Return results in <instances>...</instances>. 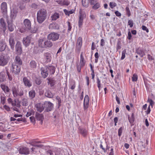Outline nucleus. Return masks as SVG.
Wrapping results in <instances>:
<instances>
[{
	"mask_svg": "<svg viewBox=\"0 0 155 155\" xmlns=\"http://www.w3.org/2000/svg\"><path fill=\"white\" fill-rule=\"evenodd\" d=\"M79 20L83 21V19L85 18L86 17L85 14L82 13L80 12H79Z\"/></svg>",
	"mask_w": 155,
	"mask_h": 155,
	"instance_id": "49",
	"label": "nucleus"
},
{
	"mask_svg": "<svg viewBox=\"0 0 155 155\" xmlns=\"http://www.w3.org/2000/svg\"><path fill=\"white\" fill-rule=\"evenodd\" d=\"M44 58L45 60V63H47L48 62H50L51 60V53L47 52L44 53Z\"/></svg>",
	"mask_w": 155,
	"mask_h": 155,
	"instance_id": "23",
	"label": "nucleus"
},
{
	"mask_svg": "<svg viewBox=\"0 0 155 155\" xmlns=\"http://www.w3.org/2000/svg\"><path fill=\"white\" fill-rule=\"evenodd\" d=\"M41 143V142L39 141H31L29 143V144L32 146L34 147H36V143Z\"/></svg>",
	"mask_w": 155,
	"mask_h": 155,
	"instance_id": "54",
	"label": "nucleus"
},
{
	"mask_svg": "<svg viewBox=\"0 0 155 155\" xmlns=\"http://www.w3.org/2000/svg\"><path fill=\"white\" fill-rule=\"evenodd\" d=\"M22 105L23 106H26L28 104V99L24 98L22 100Z\"/></svg>",
	"mask_w": 155,
	"mask_h": 155,
	"instance_id": "47",
	"label": "nucleus"
},
{
	"mask_svg": "<svg viewBox=\"0 0 155 155\" xmlns=\"http://www.w3.org/2000/svg\"><path fill=\"white\" fill-rule=\"evenodd\" d=\"M60 16L59 13L57 12H55L53 14H52L51 16V18L52 21H55L58 18H59Z\"/></svg>",
	"mask_w": 155,
	"mask_h": 155,
	"instance_id": "36",
	"label": "nucleus"
},
{
	"mask_svg": "<svg viewBox=\"0 0 155 155\" xmlns=\"http://www.w3.org/2000/svg\"><path fill=\"white\" fill-rule=\"evenodd\" d=\"M60 35L58 32H52L48 35L47 38L48 40L55 41L59 39Z\"/></svg>",
	"mask_w": 155,
	"mask_h": 155,
	"instance_id": "5",
	"label": "nucleus"
},
{
	"mask_svg": "<svg viewBox=\"0 0 155 155\" xmlns=\"http://www.w3.org/2000/svg\"><path fill=\"white\" fill-rule=\"evenodd\" d=\"M45 111L48 112L51 111L54 107L53 104L50 101H45L44 103Z\"/></svg>",
	"mask_w": 155,
	"mask_h": 155,
	"instance_id": "11",
	"label": "nucleus"
},
{
	"mask_svg": "<svg viewBox=\"0 0 155 155\" xmlns=\"http://www.w3.org/2000/svg\"><path fill=\"white\" fill-rule=\"evenodd\" d=\"M45 41H44L43 39H40L38 41V46L42 48L45 47Z\"/></svg>",
	"mask_w": 155,
	"mask_h": 155,
	"instance_id": "41",
	"label": "nucleus"
},
{
	"mask_svg": "<svg viewBox=\"0 0 155 155\" xmlns=\"http://www.w3.org/2000/svg\"><path fill=\"white\" fill-rule=\"evenodd\" d=\"M100 7L101 5L100 3L97 2L92 6V8L94 10H96L99 8Z\"/></svg>",
	"mask_w": 155,
	"mask_h": 155,
	"instance_id": "46",
	"label": "nucleus"
},
{
	"mask_svg": "<svg viewBox=\"0 0 155 155\" xmlns=\"http://www.w3.org/2000/svg\"><path fill=\"white\" fill-rule=\"evenodd\" d=\"M36 95V93L35 90L32 89L29 92V97L31 99H34Z\"/></svg>",
	"mask_w": 155,
	"mask_h": 155,
	"instance_id": "37",
	"label": "nucleus"
},
{
	"mask_svg": "<svg viewBox=\"0 0 155 155\" xmlns=\"http://www.w3.org/2000/svg\"><path fill=\"white\" fill-rule=\"evenodd\" d=\"M12 90L13 96L15 97H21L24 95V92L23 90L21 89H19L18 87L14 86L12 87Z\"/></svg>",
	"mask_w": 155,
	"mask_h": 155,
	"instance_id": "3",
	"label": "nucleus"
},
{
	"mask_svg": "<svg viewBox=\"0 0 155 155\" xmlns=\"http://www.w3.org/2000/svg\"><path fill=\"white\" fill-rule=\"evenodd\" d=\"M56 99L58 101V108H59L61 105V100L60 97L58 96H56Z\"/></svg>",
	"mask_w": 155,
	"mask_h": 155,
	"instance_id": "51",
	"label": "nucleus"
},
{
	"mask_svg": "<svg viewBox=\"0 0 155 155\" xmlns=\"http://www.w3.org/2000/svg\"><path fill=\"white\" fill-rule=\"evenodd\" d=\"M23 82L25 87L29 88L32 85L31 82L26 77H23Z\"/></svg>",
	"mask_w": 155,
	"mask_h": 155,
	"instance_id": "19",
	"label": "nucleus"
},
{
	"mask_svg": "<svg viewBox=\"0 0 155 155\" xmlns=\"http://www.w3.org/2000/svg\"><path fill=\"white\" fill-rule=\"evenodd\" d=\"M97 86L99 90L100 91L101 87V80L99 79L98 77L97 78Z\"/></svg>",
	"mask_w": 155,
	"mask_h": 155,
	"instance_id": "48",
	"label": "nucleus"
},
{
	"mask_svg": "<svg viewBox=\"0 0 155 155\" xmlns=\"http://www.w3.org/2000/svg\"><path fill=\"white\" fill-rule=\"evenodd\" d=\"M78 133L84 137H87L88 134V130L86 127L83 126H79L78 128Z\"/></svg>",
	"mask_w": 155,
	"mask_h": 155,
	"instance_id": "8",
	"label": "nucleus"
},
{
	"mask_svg": "<svg viewBox=\"0 0 155 155\" xmlns=\"http://www.w3.org/2000/svg\"><path fill=\"white\" fill-rule=\"evenodd\" d=\"M67 23L68 24V29L67 30V32L68 33H69L70 31L71 30L72 28L71 24V23L69 21L67 22Z\"/></svg>",
	"mask_w": 155,
	"mask_h": 155,
	"instance_id": "52",
	"label": "nucleus"
},
{
	"mask_svg": "<svg viewBox=\"0 0 155 155\" xmlns=\"http://www.w3.org/2000/svg\"><path fill=\"white\" fill-rule=\"evenodd\" d=\"M83 53L81 52L80 55V64H82V65L85 66L86 64V61L84 60V57L83 56Z\"/></svg>",
	"mask_w": 155,
	"mask_h": 155,
	"instance_id": "39",
	"label": "nucleus"
},
{
	"mask_svg": "<svg viewBox=\"0 0 155 155\" xmlns=\"http://www.w3.org/2000/svg\"><path fill=\"white\" fill-rule=\"evenodd\" d=\"M41 76L44 78H46L48 75V71L46 66L41 68Z\"/></svg>",
	"mask_w": 155,
	"mask_h": 155,
	"instance_id": "17",
	"label": "nucleus"
},
{
	"mask_svg": "<svg viewBox=\"0 0 155 155\" xmlns=\"http://www.w3.org/2000/svg\"><path fill=\"white\" fill-rule=\"evenodd\" d=\"M83 42L82 38L81 37H79L77 40L76 46L75 48V52L79 54L82 46Z\"/></svg>",
	"mask_w": 155,
	"mask_h": 155,
	"instance_id": "10",
	"label": "nucleus"
},
{
	"mask_svg": "<svg viewBox=\"0 0 155 155\" xmlns=\"http://www.w3.org/2000/svg\"><path fill=\"white\" fill-rule=\"evenodd\" d=\"M60 26L56 22H53L49 24V29L51 30H58L60 29Z\"/></svg>",
	"mask_w": 155,
	"mask_h": 155,
	"instance_id": "18",
	"label": "nucleus"
},
{
	"mask_svg": "<svg viewBox=\"0 0 155 155\" xmlns=\"http://www.w3.org/2000/svg\"><path fill=\"white\" fill-rule=\"evenodd\" d=\"M62 151L59 149H57L54 152L51 150H49L46 151V153L50 155H61Z\"/></svg>",
	"mask_w": 155,
	"mask_h": 155,
	"instance_id": "16",
	"label": "nucleus"
},
{
	"mask_svg": "<svg viewBox=\"0 0 155 155\" xmlns=\"http://www.w3.org/2000/svg\"><path fill=\"white\" fill-rule=\"evenodd\" d=\"M45 96L48 98H52L53 97L54 95L50 90L47 89L45 91Z\"/></svg>",
	"mask_w": 155,
	"mask_h": 155,
	"instance_id": "32",
	"label": "nucleus"
},
{
	"mask_svg": "<svg viewBox=\"0 0 155 155\" xmlns=\"http://www.w3.org/2000/svg\"><path fill=\"white\" fill-rule=\"evenodd\" d=\"M128 118L130 123L131 124H133L134 122L135 119V114L134 112L132 113L131 117H130L129 115H127Z\"/></svg>",
	"mask_w": 155,
	"mask_h": 155,
	"instance_id": "33",
	"label": "nucleus"
},
{
	"mask_svg": "<svg viewBox=\"0 0 155 155\" xmlns=\"http://www.w3.org/2000/svg\"><path fill=\"white\" fill-rule=\"evenodd\" d=\"M126 52V49H124V50L122 52V56L121 58V60H123L125 58Z\"/></svg>",
	"mask_w": 155,
	"mask_h": 155,
	"instance_id": "58",
	"label": "nucleus"
},
{
	"mask_svg": "<svg viewBox=\"0 0 155 155\" xmlns=\"http://www.w3.org/2000/svg\"><path fill=\"white\" fill-rule=\"evenodd\" d=\"M15 51L16 54L18 55H21L22 52V45L20 42L17 41L15 45Z\"/></svg>",
	"mask_w": 155,
	"mask_h": 155,
	"instance_id": "12",
	"label": "nucleus"
},
{
	"mask_svg": "<svg viewBox=\"0 0 155 155\" xmlns=\"http://www.w3.org/2000/svg\"><path fill=\"white\" fill-rule=\"evenodd\" d=\"M89 106V97L87 95L85 96L83 102V108L84 110H87Z\"/></svg>",
	"mask_w": 155,
	"mask_h": 155,
	"instance_id": "14",
	"label": "nucleus"
},
{
	"mask_svg": "<svg viewBox=\"0 0 155 155\" xmlns=\"http://www.w3.org/2000/svg\"><path fill=\"white\" fill-rule=\"evenodd\" d=\"M35 107L38 111L41 112L44 110V103L43 104L37 103L35 105Z\"/></svg>",
	"mask_w": 155,
	"mask_h": 155,
	"instance_id": "26",
	"label": "nucleus"
},
{
	"mask_svg": "<svg viewBox=\"0 0 155 155\" xmlns=\"http://www.w3.org/2000/svg\"><path fill=\"white\" fill-rule=\"evenodd\" d=\"M33 80L34 84L38 85H40L42 82V79L40 77H35L33 78Z\"/></svg>",
	"mask_w": 155,
	"mask_h": 155,
	"instance_id": "28",
	"label": "nucleus"
},
{
	"mask_svg": "<svg viewBox=\"0 0 155 155\" xmlns=\"http://www.w3.org/2000/svg\"><path fill=\"white\" fill-rule=\"evenodd\" d=\"M35 118L37 120L41 121V124H42V121L44 119V116L42 114H40L37 112L35 113Z\"/></svg>",
	"mask_w": 155,
	"mask_h": 155,
	"instance_id": "30",
	"label": "nucleus"
},
{
	"mask_svg": "<svg viewBox=\"0 0 155 155\" xmlns=\"http://www.w3.org/2000/svg\"><path fill=\"white\" fill-rule=\"evenodd\" d=\"M1 99V103L3 105H4L5 102L6 101V98L3 95L2 96V95L0 97Z\"/></svg>",
	"mask_w": 155,
	"mask_h": 155,
	"instance_id": "53",
	"label": "nucleus"
},
{
	"mask_svg": "<svg viewBox=\"0 0 155 155\" xmlns=\"http://www.w3.org/2000/svg\"><path fill=\"white\" fill-rule=\"evenodd\" d=\"M21 71V67L15 64V63H12L10 71L15 75H18Z\"/></svg>",
	"mask_w": 155,
	"mask_h": 155,
	"instance_id": "7",
	"label": "nucleus"
},
{
	"mask_svg": "<svg viewBox=\"0 0 155 155\" xmlns=\"http://www.w3.org/2000/svg\"><path fill=\"white\" fill-rule=\"evenodd\" d=\"M31 122L32 123L34 124H35V120L34 116H31L29 118Z\"/></svg>",
	"mask_w": 155,
	"mask_h": 155,
	"instance_id": "64",
	"label": "nucleus"
},
{
	"mask_svg": "<svg viewBox=\"0 0 155 155\" xmlns=\"http://www.w3.org/2000/svg\"><path fill=\"white\" fill-rule=\"evenodd\" d=\"M31 23L30 20L28 19H25L23 21L22 26L20 28V30L21 33L26 31L31 30Z\"/></svg>",
	"mask_w": 155,
	"mask_h": 155,
	"instance_id": "2",
	"label": "nucleus"
},
{
	"mask_svg": "<svg viewBox=\"0 0 155 155\" xmlns=\"http://www.w3.org/2000/svg\"><path fill=\"white\" fill-rule=\"evenodd\" d=\"M69 87L70 89L74 90L76 87V83L75 81H73L70 83Z\"/></svg>",
	"mask_w": 155,
	"mask_h": 155,
	"instance_id": "43",
	"label": "nucleus"
},
{
	"mask_svg": "<svg viewBox=\"0 0 155 155\" xmlns=\"http://www.w3.org/2000/svg\"><path fill=\"white\" fill-rule=\"evenodd\" d=\"M121 38H119L117 43L116 49L117 51L121 48Z\"/></svg>",
	"mask_w": 155,
	"mask_h": 155,
	"instance_id": "40",
	"label": "nucleus"
},
{
	"mask_svg": "<svg viewBox=\"0 0 155 155\" xmlns=\"http://www.w3.org/2000/svg\"><path fill=\"white\" fill-rule=\"evenodd\" d=\"M82 3L84 7L87 8L89 6V2L88 0H82Z\"/></svg>",
	"mask_w": 155,
	"mask_h": 155,
	"instance_id": "44",
	"label": "nucleus"
},
{
	"mask_svg": "<svg viewBox=\"0 0 155 155\" xmlns=\"http://www.w3.org/2000/svg\"><path fill=\"white\" fill-rule=\"evenodd\" d=\"M128 25L130 26V28H132L134 25L133 21L132 20H129L128 22Z\"/></svg>",
	"mask_w": 155,
	"mask_h": 155,
	"instance_id": "62",
	"label": "nucleus"
},
{
	"mask_svg": "<svg viewBox=\"0 0 155 155\" xmlns=\"http://www.w3.org/2000/svg\"><path fill=\"white\" fill-rule=\"evenodd\" d=\"M135 53L139 55L141 58L143 57L145 54L143 48L140 47L136 49Z\"/></svg>",
	"mask_w": 155,
	"mask_h": 155,
	"instance_id": "20",
	"label": "nucleus"
},
{
	"mask_svg": "<svg viewBox=\"0 0 155 155\" xmlns=\"http://www.w3.org/2000/svg\"><path fill=\"white\" fill-rule=\"evenodd\" d=\"M6 73L9 80L12 81L13 79L12 75L8 71L7 69L6 70Z\"/></svg>",
	"mask_w": 155,
	"mask_h": 155,
	"instance_id": "50",
	"label": "nucleus"
},
{
	"mask_svg": "<svg viewBox=\"0 0 155 155\" xmlns=\"http://www.w3.org/2000/svg\"><path fill=\"white\" fill-rule=\"evenodd\" d=\"M48 71L51 75L54 74L55 72L56 68L53 65L46 66Z\"/></svg>",
	"mask_w": 155,
	"mask_h": 155,
	"instance_id": "29",
	"label": "nucleus"
},
{
	"mask_svg": "<svg viewBox=\"0 0 155 155\" xmlns=\"http://www.w3.org/2000/svg\"><path fill=\"white\" fill-rule=\"evenodd\" d=\"M6 22L8 30L11 32L13 31L15 28V25L13 23V20L12 19H10L8 17H6Z\"/></svg>",
	"mask_w": 155,
	"mask_h": 155,
	"instance_id": "9",
	"label": "nucleus"
},
{
	"mask_svg": "<svg viewBox=\"0 0 155 155\" xmlns=\"http://www.w3.org/2000/svg\"><path fill=\"white\" fill-rule=\"evenodd\" d=\"M132 81H137L138 79V76L136 74H134L132 78Z\"/></svg>",
	"mask_w": 155,
	"mask_h": 155,
	"instance_id": "57",
	"label": "nucleus"
},
{
	"mask_svg": "<svg viewBox=\"0 0 155 155\" xmlns=\"http://www.w3.org/2000/svg\"><path fill=\"white\" fill-rule=\"evenodd\" d=\"M47 17V11L46 9L42 8L38 11L37 14V21L39 24L42 23Z\"/></svg>",
	"mask_w": 155,
	"mask_h": 155,
	"instance_id": "1",
	"label": "nucleus"
},
{
	"mask_svg": "<svg viewBox=\"0 0 155 155\" xmlns=\"http://www.w3.org/2000/svg\"><path fill=\"white\" fill-rule=\"evenodd\" d=\"M147 101L150 103L149 106H151L152 108L154 104V102L152 100V99L149 98H148Z\"/></svg>",
	"mask_w": 155,
	"mask_h": 155,
	"instance_id": "55",
	"label": "nucleus"
},
{
	"mask_svg": "<svg viewBox=\"0 0 155 155\" xmlns=\"http://www.w3.org/2000/svg\"><path fill=\"white\" fill-rule=\"evenodd\" d=\"M109 5L110 8L112 9L117 5V4L114 2H110L109 4Z\"/></svg>",
	"mask_w": 155,
	"mask_h": 155,
	"instance_id": "60",
	"label": "nucleus"
},
{
	"mask_svg": "<svg viewBox=\"0 0 155 155\" xmlns=\"http://www.w3.org/2000/svg\"><path fill=\"white\" fill-rule=\"evenodd\" d=\"M83 20H79L78 21V26L79 28L80 29L82 28L83 25Z\"/></svg>",
	"mask_w": 155,
	"mask_h": 155,
	"instance_id": "61",
	"label": "nucleus"
},
{
	"mask_svg": "<svg viewBox=\"0 0 155 155\" xmlns=\"http://www.w3.org/2000/svg\"><path fill=\"white\" fill-rule=\"evenodd\" d=\"M10 58L7 54L2 53L0 55V66H4L8 63Z\"/></svg>",
	"mask_w": 155,
	"mask_h": 155,
	"instance_id": "4",
	"label": "nucleus"
},
{
	"mask_svg": "<svg viewBox=\"0 0 155 155\" xmlns=\"http://www.w3.org/2000/svg\"><path fill=\"white\" fill-rule=\"evenodd\" d=\"M84 66V65L82 66V64H80L77 63L76 64V68L78 72L80 73L81 72V68Z\"/></svg>",
	"mask_w": 155,
	"mask_h": 155,
	"instance_id": "45",
	"label": "nucleus"
},
{
	"mask_svg": "<svg viewBox=\"0 0 155 155\" xmlns=\"http://www.w3.org/2000/svg\"><path fill=\"white\" fill-rule=\"evenodd\" d=\"M48 81L47 82L48 85L50 84L51 87H53L56 84V81L54 80V78H47Z\"/></svg>",
	"mask_w": 155,
	"mask_h": 155,
	"instance_id": "25",
	"label": "nucleus"
},
{
	"mask_svg": "<svg viewBox=\"0 0 155 155\" xmlns=\"http://www.w3.org/2000/svg\"><path fill=\"white\" fill-rule=\"evenodd\" d=\"M126 14L127 15L128 17H129L131 15V13L128 7H126Z\"/></svg>",
	"mask_w": 155,
	"mask_h": 155,
	"instance_id": "59",
	"label": "nucleus"
},
{
	"mask_svg": "<svg viewBox=\"0 0 155 155\" xmlns=\"http://www.w3.org/2000/svg\"><path fill=\"white\" fill-rule=\"evenodd\" d=\"M13 63H15L16 64H17L18 66H20L22 64V62L20 57L18 55L15 57V62Z\"/></svg>",
	"mask_w": 155,
	"mask_h": 155,
	"instance_id": "31",
	"label": "nucleus"
},
{
	"mask_svg": "<svg viewBox=\"0 0 155 155\" xmlns=\"http://www.w3.org/2000/svg\"><path fill=\"white\" fill-rule=\"evenodd\" d=\"M35 114V111L33 109H31L30 112H27L26 114V117H28L31 116L32 114Z\"/></svg>",
	"mask_w": 155,
	"mask_h": 155,
	"instance_id": "56",
	"label": "nucleus"
},
{
	"mask_svg": "<svg viewBox=\"0 0 155 155\" xmlns=\"http://www.w3.org/2000/svg\"><path fill=\"white\" fill-rule=\"evenodd\" d=\"M31 38L29 36L23 38V43L25 47H27L29 45Z\"/></svg>",
	"mask_w": 155,
	"mask_h": 155,
	"instance_id": "21",
	"label": "nucleus"
},
{
	"mask_svg": "<svg viewBox=\"0 0 155 155\" xmlns=\"http://www.w3.org/2000/svg\"><path fill=\"white\" fill-rule=\"evenodd\" d=\"M18 13V12L17 10L15 8H13L11 12V19H12V20L13 19H15Z\"/></svg>",
	"mask_w": 155,
	"mask_h": 155,
	"instance_id": "27",
	"label": "nucleus"
},
{
	"mask_svg": "<svg viewBox=\"0 0 155 155\" xmlns=\"http://www.w3.org/2000/svg\"><path fill=\"white\" fill-rule=\"evenodd\" d=\"M38 5L35 3H32V4L30 5V7L34 9H35L38 7Z\"/></svg>",
	"mask_w": 155,
	"mask_h": 155,
	"instance_id": "63",
	"label": "nucleus"
},
{
	"mask_svg": "<svg viewBox=\"0 0 155 155\" xmlns=\"http://www.w3.org/2000/svg\"><path fill=\"white\" fill-rule=\"evenodd\" d=\"M7 28V25L5 19L3 18H1L0 19V35L2 34L5 35Z\"/></svg>",
	"mask_w": 155,
	"mask_h": 155,
	"instance_id": "6",
	"label": "nucleus"
},
{
	"mask_svg": "<svg viewBox=\"0 0 155 155\" xmlns=\"http://www.w3.org/2000/svg\"><path fill=\"white\" fill-rule=\"evenodd\" d=\"M48 40L45 41V47L44 48H51L53 45L52 42L51 41Z\"/></svg>",
	"mask_w": 155,
	"mask_h": 155,
	"instance_id": "35",
	"label": "nucleus"
},
{
	"mask_svg": "<svg viewBox=\"0 0 155 155\" xmlns=\"http://www.w3.org/2000/svg\"><path fill=\"white\" fill-rule=\"evenodd\" d=\"M0 87L5 93H7L10 91V89L8 87V86H6L5 84H1Z\"/></svg>",
	"mask_w": 155,
	"mask_h": 155,
	"instance_id": "34",
	"label": "nucleus"
},
{
	"mask_svg": "<svg viewBox=\"0 0 155 155\" xmlns=\"http://www.w3.org/2000/svg\"><path fill=\"white\" fill-rule=\"evenodd\" d=\"M9 43L12 50H14L15 45V38L12 36H10L9 38Z\"/></svg>",
	"mask_w": 155,
	"mask_h": 155,
	"instance_id": "24",
	"label": "nucleus"
},
{
	"mask_svg": "<svg viewBox=\"0 0 155 155\" xmlns=\"http://www.w3.org/2000/svg\"><path fill=\"white\" fill-rule=\"evenodd\" d=\"M2 13L4 15L6 16L7 14V4L5 2H2L0 6Z\"/></svg>",
	"mask_w": 155,
	"mask_h": 155,
	"instance_id": "13",
	"label": "nucleus"
},
{
	"mask_svg": "<svg viewBox=\"0 0 155 155\" xmlns=\"http://www.w3.org/2000/svg\"><path fill=\"white\" fill-rule=\"evenodd\" d=\"M6 76L4 72H0V82L5 81L6 80Z\"/></svg>",
	"mask_w": 155,
	"mask_h": 155,
	"instance_id": "38",
	"label": "nucleus"
},
{
	"mask_svg": "<svg viewBox=\"0 0 155 155\" xmlns=\"http://www.w3.org/2000/svg\"><path fill=\"white\" fill-rule=\"evenodd\" d=\"M30 66L31 69L35 68H36L37 64L35 61H31L29 64Z\"/></svg>",
	"mask_w": 155,
	"mask_h": 155,
	"instance_id": "42",
	"label": "nucleus"
},
{
	"mask_svg": "<svg viewBox=\"0 0 155 155\" xmlns=\"http://www.w3.org/2000/svg\"><path fill=\"white\" fill-rule=\"evenodd\" d=\"M20 154L27 155L29 154L30 150L29 148L25 147H19L18 150Z\"/></svg>",
	"mask_w": 155,
	"mask_h": 155,
	"instance_id": "15",
	"label": "nucleus"
},
{
	"mask_svg": "<svg viewBox=\"0 0 155 155\" xmlns=\"http://www.w3.org/2000/svg\"><path fill=\"white\" fill-rule=\"evenodd\" d=\"M6 48L8 49V51H10L9 48H8L6 43L3 41H0V52H3L4 51Z\"/></svg>",
	"mask_w": 155,
	"mask_h": 155,
	"instance_id": "22",
	"label": "nucleus"
}]
</instances>
